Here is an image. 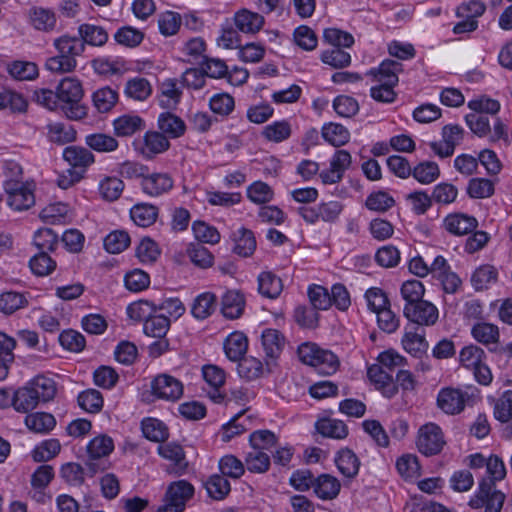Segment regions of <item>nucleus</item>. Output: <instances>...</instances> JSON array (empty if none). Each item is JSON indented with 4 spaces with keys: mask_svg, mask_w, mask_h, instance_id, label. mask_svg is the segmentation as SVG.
Wrapping results in <instances>:
<instances>
[{
    "mask_svg": "<svg viewBox=\"0 0 512 512\" xmlns=\"http://www.w3.org/2000/svg\"><path fill=\"white\" fill-rule=\"evenodd\" d=\"M486 471L489 477L479 482V487L468 505L473 509L484 507V512H501L506 496L496 489V482L506 477V467L500 457L491 455L487 459Z\"/></svg>",
    "mask_w": 512,
    "mask_h": 512,
    "instance_id": "nucleus-1",
    "label": "nucleus"
},
{
    "mask_svg": "<svg viewBox=\"0 0 512 512\" xmlns=\"http://www.w3.org/2000/svg\"><path fill=\"white\" fill-rule=\"evenodd\" d=\"M58 99L62 103V110L71 120L83 119L86 107L80 104L83 97V89L79 80L67 77L57 86Z\"/></svg>",
    "mask_w": 512,
    "mask_h": 512,
    "instance_id": "nucleus-2",
    "label": "nucleus"
},
{
    "mask_svg": "<svg viewBox=\"0 0 512 512\" xmlns=\"http://www.w3.org/2000/svg\"><path fill=\"white\" fill-rule=\"evenodd\" d=\"M477 389L471 392L455 388H443L437 396L438 407L446 414L461 413L466 406H472L478 399Z\"/></svg>",
    "mask_w": 512,
    "mask_h": 512,
    "instance_id": "nucleus-3",
    "label": "nucleus"
},
{
    "mask_svg": "<svg viewBox=\"0 0 512 512\" xmlns=\"http://www.w3.org/2000/svg\"><path fill=\"white\" fill-rule=\"evenodd\" d=\"M194 487L186 480L172 482L165 493V504L156 512H183L186 503L193 497Z\"/></svg>",
    "mask_w": 512,
    "mask_h": 512,
    "instance_id": "nucleus-4",
    "label": "nucleus"
},
{
    "mask_svg": "<svg viewBox=\"0 0 512 512\" xmlns=\"http://www.w3.org/2000/svg\"><path fill=\"white\" fill-rule=\"evenodd\" d=\"M441 428L435 423H427L420 427L417 438V448L425 456L439 454L445 445Z\"/></svg>",
    "mask_w": 512,
    "mask_h": 512,
    "instance_id": "nucleus-5",
    "label": "nucleus"
},
{
    "mask_svg": "<svg viewBox=\"0 0 512 512\" xmlns=\"http://www.w3.org/2000/svg\"><path fill=\"white\" fill-rule=\"evenodd\" d=\"M151 393L157 399L175 402L183 395V384L169 374H159L150 384Z\"/></svg>",
    "mask_w": 512,
    "mask_h": 512,
    "instance_id": "nucleus-6",
    "label": "nucleus"
},
{
    "mask_svg": "<svg viewBox=\"0 0 512 512\" xmlns=\"http://www.w3.org/2000/svg\"><path fill=\"white\" fill-rule=\"evenodd\" d=\"M4 190L7 194L8 205L16 211L27 210L35 203L33 191L27 184L5 181Z\"/></svg>",
    "mask_w": 512,
    "mask_h": 512,
    "instance_id": "nucleus-7",
    "label": "nucleus"
},
{
    "mask_svg": "<svg viewBox=\"0 0 512 512\" xmlns=\"http://www.w3.org/2000/svg\"><path fill=\"white\" fill-rule=\"evenodd\" d=\"M403 315L412 323L421 326H432L438 320V309L429 301L422 300L403 307Z\"/></svg>",
    "mask_w": 512,
    "mask_h": 512,
    "instance_id": "nucleus-8",
    "label": "nucleus"
},
{
    "mask_svg": "<svg viewBox=\"0 0 512 512\" xmlns=\"http://www.w3.org/2000/svg\"><path fill=\"white\" fill-rule=\"evenodd\" d=\"M158 453L161 457L173 463L170 469H168L169 473L178 476L185 473L188 462L185 458V452L179 444L173 442L161 444L158 446Z\"/></svg>",
    "mask_w": 512,
    "mask_h": 512,
    "instance_id": "nucleus-9",
    "label": "nucleus"
},
{
    "mask_svg": "<svg viewBox=\"0 0 512 512\" xmlns=\"http://www.w3.org/2000/svg\"><path fill=\"white\" fill-rule=\"evenodd\" d=\"M173 187V180L167 173H149L141 180L143 193L151 197H158Z\"/></svg>",
    "mask_w": 512,
    "mask_h": 512,
    "instance_id": "nucleus-10",
    "label": "nucleus"
},
{
    "mask_svg": "<svg viewBox=\"0 0 512 512\" xmlns=\"http://www.w3.org/2000/svg\"><path fill=\"white\" fill-rule=\"evenodd\" d=\"M64 160L71 166L70 169L82 172L95 162L93 153L81 146H68L63 151Z\"/></svg>",
    "mask_w": 512,
    "mask_h": 512,
    "instance_id": "nucleus-11",
    "label": "nucleus"
},
{
    "mask_svg": "<svg viewBox=\"0 0 512 512\" xmlns=\"http://www.w3.org/2000/svg\"><path fill=\"white\" fill-rule=\"evenodd\" d=\"M443 226L449 233L462 236L473 232L478 226V221L467 214L453 213L445 217Z\"/></svg>",
    "mask_w": 512,
    "mask_h": 512,
    "instance_id": "nucleus-12",
    "label": "nucleus"
},
{
    "mask_svg": "<svg viewBox=\"0 0 512 512\" xmlns=\"http://www.w3.org/2000/svg\"><path fill=\"white\" fill-rule=\"evenodd\" d=\"M170 142L165 135L157 131H148L143 137V143L139 150L145 159H153L156 155L167 151Z\"/></svg>",
    "mask_w": 512,
    "mask_h": 512,
    "instance_id": "nucleus-13",
    "label": "nucleus"
},
{
    "mask_svg": "<svg viewBox=\"0 0 512 512\" xmlns=\"http://www.w3.org/2000/svg\"><path fill=\"white\" fill-rule=\"evenodd\" d=\"M403 70V65L395 60H384L377 69H371L367 75L373 77V80L382 84H397L398 74Z\"/></svg>",
    "mask_w": 512,
    "mask_h": 512,
    "instance_id": "nucleus-14",
    "label": "nucleus"
},
{
    "mask_svg": "<svg viewBox=\"0 0 512 512\" xmlns=\"http://www.w3.org/2000/svg\"><path fill=\"white\" fill-rule=\"evenodd\" d=\"M236 28L246 34H255L264 25V17L256 12L242 9L234 15Z\"/></svg>",
    "mask_w": 512,
    "mask_h": 512,
    "instance_id": "nucleus-15",
    "label": "nucleus"
},
{
    "mask_svg": "<svg viewBox=\"0 0 512 512\" xmlns=\"http://www.w3.org/2000/svg\"><path fill=\"white\" fill-rule=\"evenodd\" d=\"M158 128L160 133L165 135L167 139H176L184 135L186 124L177 115L170 112H163L158 117Z\"/></svg>",
    "mask_w": 512,
    "mask_h": 512,
    "instance_id": "nucleus-16",
    "label": "nucleus"
},
{
    "mask_svg": "<svg viewBox=\"0 0 512 512\" xmlns=\"http://www.w3.org/2000/svg\"><path fill=\"white\" fill-rule=\"evenodd\" d=\"M31 382L28 381L24 386L14 391L13 408L20 413H28L34 410L39 404L38 397L31 389Z\"/></svg>",
    "mask_w": 512,
    "mask_h": 512,
    "instance_id": "nucleus-17",
    "label": "nucleus"
},
{
    "mask_svg": "<svg viewBox=\"0 0 512 512\" xmlns=\"http://www.w3.org/2000/svg\"><path fill=\"white\" fill-rule=\"evenodd\" d=\"M261 343L266 357L274 360L281 354L285 346V339L278 330L269 328L262 332Z\"/></svg>",
    "mask_w": 512,
    "mask_h": 512,
    "instance_id": "nucleus-18",
    "label": "nucleus"
},
{
    "mask_svg": "<svg viewBox=\"0 0 512 512\" xmlns=\"http://www.w3.org/2000/svg\"><path fill=\"white\" fill-rule=\"evenodd\" d=\"M16 340L0 332V381L7 378L11 364L14 362V349Z\"/></svg>",
    "mask_w": 512,
    "mask_h": 512,
    "instance_id": "nucleus-19",
    "label": "nucleus"
},
{
    "mask_svg": "<svg viewBox=\"0 0 512 512\" xmlns=\"http://www.w3.org/2000/svg\"><path fill=\"white\" fill-rule=\"evenodd\" d=\"M339 480L329 474H322L316 478L314 492L322 500H331L337 497L340 492Z\"/></svg>",
    "mask_w": 512,
    "mask_h": 512,
    "instance_id": "nucleus-20",
    "label": "nucleus"
},
{
    "mask_svg": "<svg viewBox=\"0 0 512 512\" xmlns=\"http://www.w3.org/2000/svg\"><path fill=\"white\" fill-rule=\"evenodd\" d=\"M30 24L39 31H51L56 25V17L53 11L42 7H32L28 12Z\"/></svg>",
    "mask_w": 512,
    "mask_h": 512,
    "instance_id": "nucleus-21",
    "label": "nucleus"
},
{
    "mask_svg": "<svg viewBox=\"0 0 512 512\" xmlns=\"http://www.w3.org/2000/svg\"><path fill=\"white\" fill-rule=\"evenodd\" d=\"M32 390H34L35 396L38 397L39 404L47 403L54 399L57 393V386L53 379L43 375H38L30 380Z\"/></svg>",
    "mask_w": 512,
    "mask_h": 512,
    "instance_id": "nucleus-22",
    "label": "nucleus"
},
{
    "mask_svg": "<svg viewBox=\"0 0 512 512\" xmlns=\"http://www.w3.org/2000/svg\"><path fill=\"white\" fill-rule=\"evenodd\" d=\"M335 462L343 476L354 478L358 474L360 461L352 450L348 448L340 450L335 458Z\"/></svg>",
    "mask_w": 512,
    "mask_h": 512,
    "instance_id": "nucleus-23",
    "label": "nucleus"
},
{
    "mask_svg": "<svg viewBox=\"0 0 512 512\" xmlns=\"http://www.w3.org/2000/svg\"><path fill=\"white\" fill-rule=\"evenodd\" d=\"M27 428L35 433H49L56 425L55 417L47 412L30 413L25 417Z\"/></svg>",
    "mask_w": 512,
    "mask_h": 512,
    "instance_id": "nucleus-24",
    "label": "nucleus"
},
{
    "mask_svg": "<svg viewBox=\"0 0 512 512\" xmlns=\"http://www.w3.org/2000/svg\"><path fill=\"white\" fill-rule=\"evenodd\" d=\"M247 348L248 340L241 332L231 333L224 342L225 354L231 361L240 360L246 353Z\"/></svg>",
    "mask_w": 512,
    "mask_h": 512,
    "instance_id": "nucleus-25",
    "label": "nucleus"
},
{
    "mask_svg": "<svg viewBox=\"0 0 512 512\" xmlns=\"http://www.w3.org/2000/svg\"><path fill=\"white\" fill-rule=\"evenodd\" d=\"M244 297L238 291H227L222 297V313L226 318H239L244 309Z\"/></svg>",
    "mask_w": 512,
    "mask_h": 512,
    "instance_id": "nucleus-26",
    "label": "nucleus"
},
{
    "mask_svg": "<svg viewBox=\"0 0 512 512\" xmlns=\"http://www.w3.org/2000/svg\"><path fill=\"white\" fill-rule=\"evenodd\" d=\"M58 53L68 58L76 59L84 51L83 39L76 36L63 35L54 40Z\"/></svg>",
    "mask_w": 512,
    "mask_h": 512,
    "instance_id": "nucleus-27",
    "label": "nucleus"
},
{
    "mask_svg": "<svg viewBox=\"0 0 512 512\" xmlns=\"http://www.w3.org/2000/svg\"><path fill=\"white\" fill-rule=\"evenodd\" d=\"M114 132L119 137L131 136L144 127L143 120L137 115H123L113 121Z\"/></svg>",
    "mask_w": 512,
    "mask_h": 512,
    "instance_id": "nucleus-28",
    "label": "nucleus"
},
{
    "mask_svg": "<svg viewBox=\"0 0 512 512\" xmlns=\"http://www.w3.org/2000/svg\"><path fill=\"white\" fill-rule=\"evenodd\" d=\"M316 429L322 436L334 439H344L348 435L347 425L338 419H320L316 423Z\"/></svg>",
    "mask_w": 512,
    "mask_h": 512,
    "instance_id": "nucleus-29",
    "label": "nucleus"
},
{
    "mask_svg": "<svg viewBox=\"0 0 512 512\" xmlns=\"http://www.w3.org/2000/svg\"><path fill=\"white\" fill-rule=\"evenodd\" d=\"M131 219L140 227H148L157 219L158 208L152 204L139 203L130 210Z\"/></svg>",
    "mask_w": 512,
    "mask_h": 512,
    "instance_id": "nucleus-30",
    "label": "nucleus"
},
{
    "mask_svg": "<svg viewBox=\"0 0 512 512\" xmlns=\"http://www.w3.org/2000/svg\"><path fill=\"white\" fill-rule=\"evenodd\" d=\"M282 289L281 279L272 272H262L258 276V290L263 296L271 299L277 298Z\"/></svg>",
    "mask_w": 512,
    "mask_h": 512,
    "instance_id": "nucleus-31",
    "label": "nucleus"
},
{
    "mask_svg": "<svg viewBox=\"0 0 512 512\" xmlns=\"http://www.w3.org/2000/svg\"><path fill=\"white\" fill-rule=\"evenodd\" d=\"M152 93L149 81L142 77H135L126 82L124 94L133 100L144 101Z\"/></svg>",
    "mask_w": 512,
    "mask_h": 512,
    "instance_id": "nucleus-32",
    "label": "nucleus"
},
{
    "mask_svg": "<svg viewBox=\"0 0 512 512\" xmlns=\"http://www.w3.org/2000/svg\"><path fill=\"white\" fill-rule=\"evenodd\" d=\"M85 144L92 150L101 153H110L115 151L119 143L111 135L104 133L89 134L85 137Z\"/></svg>",
    "mask_w": 512,
    "mask_h": 512,
    "instance_id": "nucleus-33",
    "label": "nucleus"
},
{
    "mask_svg": "<svg viewBox=\"0 0 512 512\" xmlns=\"http://www.w3.org/2000/svg\"><path fill=\"white\" fill-rule=\"evenodd\" d=\"M113 449V440L107 435L96 436L87 445V453L91 460H100L108 456Z\"/></svg>",
    "mask_w": 512,
    "mask_h": 512,
    "instance_id": "nucleus-34",
    "label": "nucleus"
},
{
    "mask_svg": "<svg viewBox=\"0 0 512 512\" xmlns=\"http://www.w3.org/2000/svg\"><path fill=\"white\" fill-rule=\"evenodd\" d=\"M497 276L498 272L494 266L482 265L472 274L471 283L475 290L481 291L495 283Z\"/></svg>",
    "mask_w": 512,
    "mask_h": 512,
    "instance_id": "nucleus-35",
    "label": "nucleus"
},
{
    "mask_svg": "<svg viewBox=\"0 0 512 512\" xmlns=\"http://www.w3.org/2000/svg\"><path fill=\"white\" fill-rule=\"evenodd\" d=\"M216 309V296L213 293L205 292L200 294L193 303L191 312L197 319H206Z\"/></svg>",
    "mask_w": 512,
    "mask_h": 512,
    "instance_id": "nucleus-36",
    "label": "nucleus"
},
{
    "mask_svg": "<svg viewBox=\"0 0 512 512\" xmlns=\"http://www.w3.org/2000/svg\"><path fill=\"white\" fill-rule=\"evenodd\" d=\"M234 252L240 256H250L256 249V240L251 230L241 228L234 234Z\"/></svg>",
    "mask_w": 512,
    "mask_h": 512,
    "instance_id": "nucleus-37",
    "label": "nucleus"
},
{
    "mask_svg": "<svg viewBox=\"0 0 512 512\" xmlns=\"http://www.w3.org/2000/svg\"><path fill=\"white\" fill-rule=\"evenodd\" d=\"M124 187L125 184L120 178L108 176L100 181L98 189L102 199L113 202L121 196Z\"/></svg>",
    "mask_w": 512,
    "mask_h": 512,
    "instance_id": "nucleus-38",
    "label": "nucleus"
},
{
    "mask_svg": "<svg viewBox=\"0 0 512 512\" xmlns=\"http://www.w3.org/2000/svg\"><path fill=\"white\" fill-rule=\"evenodd\" d=\"M170 327V319L164 315L153 314L146 319L143 325V331L147 336L154 338H163L166 336Z\"/></svg>",
    "mask_w": 512,
    "mask_h": 512,
    "instance_id": "nucleus-39",
    "label": "nucleus"
},
{
    "mask_svg": "<svg viewBox=\"0 0 512 512\" xmlns=\"http://www.w3.org/2000/svg\"><path fill=\"white\" fill-rule=\"evenodd\" d=\"M93 104L100 113L110 111L118 101V93L110 87H103L93 93Z\"/></svg>",
    "mask_w": 512,
    "mask_h": 512,
    "instance_id": "nucleus-40",
    "label": "nucleus"
},
{
    "mask_svg": "<svg viewBox=\"0 0 512 512\" xmlns=\"http://www.w3.org/2000/svg\"><path fill=\"white\" fill-rule=\"evenodd\" d=\"M400 293L405 301L404 306H410L423 300L425 287L419 280H407L402 284Z\"/></svg>",
    "mask_w": 512,
    "mask_h": 512,
    "instance_id": "nucleus-41",
    "label": "nucleus"
},
{
    "mask_svg": "<svg viewBox=\"0 0 512 512\" xmlns=\"http://www.w3.org/2000/svg\"><path fill=\"white\" fill-rule=\"evenodd\" d=\"M27 305L28 299L24 293L8 291L0 295V311L5 314H12Z\"/></svg>",
    "mask_w": 512,
    "mask_h": 512,
    "instance_id": "nucleus-42",
    "label": "nucleus"
},
{
    "mask_svg": "<svg viewBox=\"0 0 512 512\" xmlns=\"http://www.w3.org/2000/svg\"><path fill=\"white\" fill-rule=\"evenodd\" d=\"M143 435L154 442H163L168 436V429L165 424L157 419L147 418L142 421Z\"/></svg>",
    "mask_w": 512,
    "mask_h": 512,
    "instance_id": "nucleus-43",
    "label": "nucleus"
},
{
    "mask_svg": "<svg viewBox=\"0 0 512 512\" xmlns=\"http://www.w3.org/2000/svg\"><path fill=\"white\" fill-rule=\"evenodd\" d=\"M208 495L214 500H223L230 492L229 481L222 475L214 474L205 483Z\"/></svg>",
    "mask_w": 512,
    "mask_h": 512,
    "instance_id": "nucleus-44",
    "label": "nucleus"
},
{
    "mask_svg": "<svg viewBox=\"0 0 512 512\" xmlns=\"http://www.w3.org/2000/svg\"><path fill=\"white\" fill-rule=\"evenodd\" d=\"M80 39L83 43L93 46H102L108 39L107 32L100 26L83 24L79 27Z\"/></svg>",
    "mask_w": 512,
    "mask_h": 512,
    "instance_id": "nucleus-45",
    "label": "nucleus"
},
{
    "mask_svg": "<svg viewBox=\"0 0 512 512\" xmlns=\"http://www.w3.org/2000/svg\"><path fill=\"white\" fill-rule=\"evenodd\" d=\"M322 136L331 145L339 147L349 141L350 133L343 125L330 123L322 128Z\"/></svg>",
    "mask_w": 512,
    "mask_h": 512,
    "instance_id": "nucleus-46",
    "label": "nucleus"
},
{
    "mask_svg": "<svg viewBox=\"0 0 512 512\" xmlns=\"http://www.w3.org/2000/svg\"><path fill=\"white\" fill-rule=\"evenodd\" d=\"M472 336L482 344H494L499 339V330L496 325L479 322L472 327Z\"/></svg>",
    "mask_w": 512,
    "mask_h": 512,
    "instance_id": "nucleus-47",
    "label": "nucleus"
},
{
    "mask_svg": "<svg viewBox=\"0 0 512 512\" xmlns=\"http://www.w3.org/2000/svg\"><path fill=\"white\" fill-rule=\"evenodd\" d=\"M238 361L237 371L241 378L251 381L261 376L263 365L259 359L255 357H242Z\"/></svg>",
    "mask_w": 512,
    "mask_h": 512,
    "instance_id": "nucleus-48",
    "label": "nucleus"
},
{
    "mask_svg": "<svg viewBox=\"0 0 512 512\" xmlns=\"http://www.w3.org/2000/svg\"><path fill=\"white\" fill-rule=\"evenodd\" d=\"M312 366L323 375H331L337 371L339 359L333 352L321 349Z\"/></svg>",
    "mask_w": 512,
    "mask_h": 512,
    "instance_id": "nucleus-49",
    "label": "nucleus"
},
{
    "mask_svg": "<svg viewBox=\"0 0 512 512\" xmlns=\"http://www.w3.org/2000/svg\"><path fill=\"white\" fill-rule=\"evenodd\" d=\"M411 174L418 182L429 184L439 177L440 170L435 162L425 161L415 166Z\"/></svg>",
    "mask_w": 512,
    "mask_h": 512,
    "instance_id": "nucleus-50",
    "label": "nucleus"
},
{
    "mask_svg": "<svg viewBox=\"0 0 512 512\" xmlns=\"http://www.w3.org/2000/svg\"><path fill=\"white\" fill-rule=\"evenodd\" d=\"M78 404L89 413H97L103 407L102 394L96 389L85 390L79 394Z\"/></svg>",
    "mask_w": 512,
    "mask_h": 512,
    "instance_id": "nucleus-51",
    "label": "nucleus"
},
{
    "mask_svg": "<svg viewBox=\"0 0 512 512\" xmlns=\"http://www.w3.org/2000/svg\"><path fill=\"white\" fill-rule=\"evenodd\" d=\"M49 139L57 144H65L75 140L76 131L71 125L54 123L48 126Z\"/></svg>",
    "mask_w": 512,
    "mask_h": 512,
    "instance_id": "nucleus-52",
    "label": "nucleus"
},
{
    "mask_svg": "<svg viewBox=\"0 0 512 512\" xmlns=\"http://www.w3.org/2000/svg\"><path fill=\"white\" fill-rule=\"evenodd\" d=\"M130 244L127 232L116 230L108 234L104 239V247L107 252L117 254L124 251Z\"/></svg>",
    "mask_w": 512,
    "mask_h": 512,
    "instance_id": "nucleus-53",
    "label": "nucleus"
},
{
    "mask_svg": "<svg viewBox=\"0 0 512 512\" xmlns=\"http://www.w3.org/2000/svg\"><path fill=\"white\" fill-rule=\"evenodd\" d=\"M396 468L405 479L418 477L421 469L417 456L412 454L401 456L396 462Z\"/></svg>",
    "mask_w": 512,
    "mask_h": 512,
    "instance_id": "nucleus-54",
    "label": "nucleus"
},
{
    "mask_svg": "<svg viewBox=\"0 0 512 512\" xmlns=\"http://www.w3.org/2000/svg\"><path fill=\"white\" fill-rule=\"evenodd\" d=\"M157 311V307L148 300H139L127 307L128 316L135 321H146Z\"/></svg>",
    "mask_w": 512,
    "mask_h": 512,
    "instance_id": "nucleus-55",
    "label": "nucleus"
},
{
    "mask_svg": "<svg viewBox=\"0 0 512 512\" xmlns=\"http://www.w3.org/2000/svg\"><path fill=\"white\" fill-rule=\"evenodd\" d=\"M263 135L267 140L279 143L290 137L291 126L285 120L276 121L264 128Z\"/></svg>",
    "mask_w": 512,
    "mask_h": 512,
    "instance_id": "nucleus-56",
    "label": "nucleus"
},
{
    "mask_svg": "<svg viewBox=\"0 0 512 512\" xmlns=\"http://www.w3.org/2000/svg\"><path fill=\"white\" fill-rule=\"evenodd\" d=\"M32 272L38 276H46L54 271L56 262L45 252H38L30 261Z\"/></svg>",
    "mask_w": 512,
    "mask_h": 512,
    "instance_id": "nucleus-57",
    "label": "nucleus"
},
{
    "mask_svg": "<svg viewBox=\"0 0 512 512\" xmlns=\"http://www.w3.org/2000/svg\"><path fill=\"white\" fill-rule=\"evenodd\" d=\"M33 244L39 250V252H48L54 251L57 244L58 238L57 235L49 228L39 229L33 239Z\"/></svg>",
    "mask_w": 512,
    "mask_h": 512,
    "instance_id": "nucleus-58",
    "label": "nucleus"
},
{
    "mask_svg": "<svg viewBox=\"0 0 512 512\" xmlns=\"http://www.w3.org/2000/svg\"><path fill=\"white\" fill-rule=\"evenodd\" d=\"M188 256L193 264L202 269L211 267L214 262L212 253L200 243L189 247Z\"/></svg>",
    "mask_w": 512,
    "mask_h": 512,
    "instance_id": "nucleus-59",
    "label": "nucleus"
},
{
    "mask_svg": "<svg viewBox=\"0 0 512 512\" xmlns=\"http://www.w3.org/2000/svg\"><path fill=\"white\" fill-rule=\"evenodd\" d=\"M61 449V445L57 439H49L43 441L33 450V459L36 462H46L54 458Z\"/></svg>",
    "mask_w": 512,
    "mask_h": 512,
    "instance_id": "nucleus-60",
    "label": "nucleus"
},
{
    "mask_svg": "<svg viewBox=\"0 0 512 512\" xmlns=\"http://www.w3.org/2000/svg\"><path fill=\"white\" fill-rule=\"evenodd\" d=\"M247 469L254 473H264L269 469L270 458L269 456L257 449L249 452L245 459Z\"/></svg>",
    "mask_w": 512,
    "mask_h": 512,
    "instance_id": "nucleus-61",
    "label": "nucleus"
},
{
    "mask_svg": "<svg viewBox=\"0 0 512 512\" xmlns=\"http://www.w3.org/2000/svg\"><path fill=\"white\" fill-rule=\"evenodd\" d=\"M321 60L333 68L339 69L348 66L351 63V56L348 52L333 47L331 50L324 51Z\"/></svg>",
    "mask_w": 512,
    "mask_h": 512,
    "instance_id": "nucleus-62",
    "label": "nucleus"
},
{
    "mask_svg": "<svg viewBox=\"0 0 512 512\" xmlns=\"http://www.w3.org/2000/svg\"><path fill=\"white\" fill-rule=\"evenodd\" d=\"M118 379V373L110 366H100L93 373L95 385L104 389L113 388L118 382Z\"/></svg>",
    "mask_w": 512,
    "mask_h": 512,
    "instance_id": "nucleus-63",
    "label": "nucleus"
},
{
    "mask_svg": "<svg viewBox=\"0 0 512 512\" xmlns=\"http://www.w3.org/2000/svg\"><path fill=\"white\" fill-rule=\"evenodd\" d=\"M494 416L502 423H507L512 419V391H505L496 401Z\"/></svg>",
    "mask_w": 512,
    "mask_h": 512,
    "instance_id": "nucleus-64",
    "label": "nucleus"
}]
</instances>
